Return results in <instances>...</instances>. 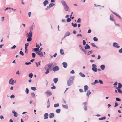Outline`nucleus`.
I'll list each match as a JSON object with an SVG mask.
<instances>
[{
	"label": "nucleus",
	"mask_w": 122,
	"mask_h": 122,
	"mask_svg": "<svg viewBox=\"0 0 122 122\" xmlns=\"http://www.w3.org/2000/svg\"><path fill=\"white\" fill-rule=\"evenodd\" d=\"M75 76H71L69 80L67 81V83L68 86H71L72 84Z\"/></svg>",
	"instance_id": "f257e3e1"
},
{
	"label": "nucleus",
	"mask_w": 122,
	"mask_h": 122,
	"mask_svg": "<svg viewBox=\"0 0 122 122\" xmlns=\"http://www.w3.org/2000/svg\"><path fill=\"white\" fill-rule=\"evenodd\" d=\"M61 0V3L62 5L64 6V10L66 11H68L69 8L66 2L64 1V0Z\"/></svg>",
	"instance_id": "f03ea898"
},
{
	"label": "nucleus",
	"mask_w": 122,
	"mask_h": 122,
	"mask_svg": "<svg viewBox=\"0 0 122 122\" xmlns=\"http://www.w3.org/2000/svg\"><path fill=\"white\" fill-rule=\"evenodd\" d=\"M92 70L95 72H97V68H96L97 66L96 65L93 64L92 65Z\"/></svg>",
	"instance_id": "7ed1b4c3"
},
{
	"label": "nucleus",
	"mask_w": 122,
	"mask_h": 122,
	"mask_svg": "<svg viewBox=\"0 0 122 122\" xmlns=\"http://www.w3.org/2000/svg\"><path fill=\"white\" fill-rule=\"evenodd\" d=\"M45 94L46 95L47 97H48L52 95V93L49 90L45 92Z\"/></svg>",
	"instance_id": "20e7f679"
},
{
	"label": "nucleus",
	"mask_w": 122,
	"mask_h": 122,
	"mask_svg": "<svg viewBox=\"0 0 122 122\" xmlns=\"http://www.w3.org/2000/svg\"><path fill=\"white\" fill-rule=\"evenodd\" d=\"M113 47L117 48H119L120 46H118V44L116 42H114L113 43Z\"/></svg>",
	"instance_id": "39448f33"
},
{
	"label": "nucleus",
	"mask_w": 122,
	"mask_h": 122,
	"mask_svg": "<svg viewBox=\"0 0 122 122\" xmlns=\"http://www.w3.org/2000/svg\"><path fill=\"white\" fill-rule=\"evenodd\" d=\"M36 54L41 57L43 56L42 52L41 51H39L38 52H36Z\"/></svg>",
	"instance_id": "423d86ee"
},
{
	"label": "nucleus",
	"mask_w": 122,
	"mask_h": 122,
	"mask_svg": "<svg viewBox=\"0 0 122 122\" xmlns=\"http://www.w3.org/2000/svg\"><path fill=\"white\" fill-rule=\"evenodd\" d=\"M27 37H31L32 36V34L31 31H30V32L27 34Z\"/></svg>",
	"instance_id": "0eeeda50"
},
{
	"label": "nucleus",
	"mask_w": 122,
	"mask_h": 122,
	"mask_svg": "<svg viewBox=\"0 0 122 122\" xmlns=\"http://www.w3.org/2000/svg\"><path fill=\"white\" fill-rule=\"evenodd\" d=\"M59 67L57 66H55L53 69L52 70L53 71H57L59 70Z\"/></svg>",
	"instance_id": "6e6552de"
},
{
	"label": "nucleus",
	"mask_w": 122,
	"mask_h": 122,
	"mask_svg": "<svg viewBox=\"0 0 122 122\" xmlns=\"http://www.w3.org/2000/svg\"><path fill=\"white\" fill-rule=\"evenodd\" d=\"M14 80L12 79V78H11L9 81V83L10 84L13 85Z\"/></svg>",
	"instance_id": "1a4fd4ad"
},
{
	"label": "nucleus",
	"mask_w": 122,
	"mask_h": 122,
	"mask_svg": "<svg viewBox=\"0 0 122 122\" xmlns=\"http://www.w3.org/2000/svg\"><path fill=\"white\" fill-rule=\"evenodd\" d=\"M54 116V114L53 113H51L49 114V118H53Z\"/></svg>",
	"instance_id": "9d476101"
},
{
	"label": "nucleus",
	"mask_w": 122,
	"mask_h": 122,
	"mask_svg": "<svg viewBox=\"0 0 122 122\" xmlns=\"http://www.w3.org/2000/svg\"><path fill=\"white\" fill-rule=\"evenodd\" d=\"M39 50V48H34V50H33L32 51L35 52L36 53L38 52Z\"/></svg>",
	"instance_id": "9b49d317"
},
{
	"label": "nucleus",
	"mask_w": 122,
	"mask_h": 122,
	"mask_svg": "<svg viewBox=\"0 0 122 122\" xmlns=\"http://www.w3.org/2000/svg\"><path fill=\"white\" fill-rule=\"evenodd\" d=\"M53 65V64L52 63H49L48 64V68L49 69H51L52 67V66Z\"/></svg>",
	"instance_id": "f8f14e48"
},
{
	"label": "nucleus",
	"mask_w": 122,
	"mask_h": 122,
	"mask_svg": "<svg viewBox=\"0 0 122 122\" xmlns=\"http://www.w3.org/2000/svg\"><path fill=\"white\" fill-rule=\"evenodd\" d=\"M63 65V66L64 68H66L67 67V64L66 62H64L62 63Z\"/></svg>",
	"instance_id": "ddd939ff"
},
{
	"label": "nucleus",
	"mask_w": 122,
	"mask_h": 122,
	"mask_svg": "<svg viewBox=\"0 0 122 122\" xmlns=\"http://www.w3.org/2000/svg\"><path fill=\"white\" fill-rule=\"evenodd\" d=\"M49 3L48 1L47 0H46L43 3V5L44 6H46L47 4Z\"/></svg>",
	"instance_id": "4468645a"
},
{
	"label": "nucleus",
	"mask_w": 122,
	"mask_h": 122,
	"mask_svg": "<svg viewBox=\"0 0 122 122\" xmlns=\"http://www.w3.org/2000/svg\"><path fill=\"white\" fill-rule=\"evenodd\" d=\"M44 119H47L48 117V114L47 113H45L44 115Z\"/></svg>",
	"instance_id": "2eb2a0df"
},
{
	"label": "nucleus",
	"mask_w": 122,
	"mask_h": 122,
	"mask_svg": "<svg viewBox=\"0 0 122 122\" xmlns=\"http://www.w3.org/2000/svg\"><path fill=\"white\" fill-rule=\"evenodd\" d=\"M114 14H115V15H116L118 18H119V19H122L121 17V16H119L116 13H115L114 12H113L112 11H111Z\"/></svg>",
	"instance_id": "dca6fc26"
},
{
	"label": "nucleus",
	"mask_w": 122,
	"mask_h": 122,
	"mask_svg": "<svg viewBox=\"0 0 122 122\" xmlns=\"http://www.w3.org/2000/svg\"><path fill=\"white\" fill-rule=\"evenodd\" d=\"M85 49H89L90 48V46L87 44H86V46L84 47Z\"/></svg>",
	"instance_id": "f3484780"
},
{
	"label": "nucleus",
	"mask_w": 122,
	"mask_h": 122,
	"mask_svg": "<svg viewBox=\"0 0 122 122\" xmlns=\"http://www.w3.org/2000/svg\"><path fill=\"white\" fill-rule=\"evenodd\" d=\"M99 83V81L98 80H95V81L93 83H91V84L92 85H95L96 84L98 83Z\"/></svg>",
	"instance_id": "a211bd4d"
},
{
	"label": "nucleus",
	"mask_w": 122,
	"mask_h": 122,
	"mask_svg": "<svg viewBox=\"0 0 122 122\" xmlns=\"http://www.w3.org/2000/svg\"><path fill=\"white\" fill-rule=\"evenodd\" d=\"M88 87L87 85H85L84 86V91L85 92H86L88 90Z\"/></svg>",
	"instance_id": "6ab92c4d"
},
{
	"label": "nucleus",
	"mask_w": 122,
	"mask_h": 122,
	"mask_svg": "<svg viewBox=\"0 0 122 122\" xmlns=\"http://www.w3.org/2000/svg\"><path fill=\"white\" fill-rule=\"evenodd\" d=\"M100 68L102 70H104L105 68V65H102L100 66Z\"/></svg>",
	"instance_id": "aec40b11"
},
{
	"label": "nucleus",
	"mask_w": 122,
	"mask_h": 122,
	"mask_svg": "<svg viewBox=\"0 0 122 122\" xmlns=\"http://www.w3.org/2000/svg\"><path fill=\"white\" fill-rule=\"evenodd\" d=\"M28 38L27 40V41L28 42H30L32 40L31 37H28Z\"/></svg>",
	"instance_id": "412c9836"
},
{
	"label": "nucleus",
	"mask_w": 122,
	"mask_h": 122,
	"mask_svg": "<svg viewBox=\"0 0 122 122\" xmlns=\"http://www.w3.org/2000/svg\"><path fill=\"white\" fill-rule=\"evenodd\" d=\"M91 94V92H90V91L88 90L87 92L86 95L87 96L89 97V95Z\"/></svg>",
	"instance_id": "4be33fe9"
},
{
	"label": "nucleus",
	"mask_w": 122,
	"mask_h": 122,
	"mask_svg": "<svg viewBox=\"0 0 122 122\" xmlns=\"http://www.w3.org/2000/svg\"><path fill=\"white\" fill-rule=\"evenodd\" d=\"M122 86V85L120 83H118V87H117L116 89H120L121 88V86Z\"/></svg>",
	"instance_id": "5701e85b"
},
{
	"label": "nucleus",
	"mask_w": 122,
	"mask_h": 122,
	"mask_svg": "<svg viewBox=\"0 0 122 122\" xmlns=\"http://www.w3.org/2000/svg\"><path fill=\"white\" fill-rule=\"evenodd\" d=\"M110 20L113 21H114L115 20L113 19L112 17V15H111L110 16Z\"/></svg>",
	"instance_id": "b1692460"
},
{
	"label": "nucleus",
	"mask_w": 122,
	"mask_h": 122,
	"mask_svg": "<svg viewBox=\"0 0 122 122\" xmlns=\"http://www.w3.org/2000/svg\"><path fill=\"white\" fill-rule=\"evenodd\" d=\"M71 34L70 32L68 31H67L66 32L65 35H66V36H70Z\"/></svg>",
	"instance_id": "393cba45"
},
{
	"label": "nucleus",
	"mask_w": 122,
	"mask_h": 122,
	"mask_svg": "<svg viewBox=\"0 0 122 122\" xmlns=\"http://www.w3.org/2000/svg\"><path fill=\"white\" fill-rule=\"evenodd\" d=\"M62 106L64 108L66 109H67L68 108V105L67 104H66L65 105H62Z\"/></svg>",
	"instance_id": "a878e982"
},
{
	"label": "nucleus",
	"mask_w": 122,
	"mask_h": 122,
	"mask_svg": "<svg viewBox=\"0 0 122 122\" xmlns=\"http://www.w3.org/2000/svg\"><path fill=\"white\" fill-rule=\"evenodd\" d=\"M58 81V79L57 78H54L53 79V81L55 83H56Z\"/></svg>",
	"instance_id": "bb28decb"
},
{
	"label": "nucleus",
	"mask_w": 122,
	"mask_h": 122,
	"mask_svg": "<svg viewBox=\"0 0 122 122\" xmlns=\"http://www.w3.org/2000/svg\"><path fill=\"white\" fill-rule=\"evenodd\" d=\"M71 25L72 26L74 27H76L77 26V24L76 23L74 24L73 23H71Z\"/></svg>",
	"instance_id": "cd10ccee"
},
{
	"label": "nucleus",
	"mask_w": 122,
	"mask_h": 122,
	"mask_svg": "<svg viewBox=\"0 0 122 122\" xmlns=\"http://www.w3.org/2000/svg\"><path fill=\"white\" fill-rule=\"evenodd\" d=\"M55 5V4H54L52 3H51L49 4V6L50 7H51Z\"/></svg>",
	"instance_id": "c85d7f7f"
},
{
	"label": "nucleus",
	"mask_w": 122,
	"mask_h": 122,
	"mask_svg": "<svg viewBox=\"0 0 122 122\" xmlns=\"http://www.w3.org/2000/svg\"><path fill=\"white\" fill-rule=\"evenodd\" d=\"M79 75L82 77H85V76L84 74H82L81 72H80L79 73Z\"/></svg>",
	"instance_id": "c756f323"
},
{
	"label": "nucleus",
	"mask_w": 122,
	"mask_h": 122,
	"mask_svg": "<svg viewBox=\"0 0 122 122\" xmlns=\"http://www.w3.org/2000/svg\"><path fill=\"white\" fill-rule=\"evenodd\" d=\"M60 53L61 55H63L64 54V51L62 49H61Z\"/></svg>",
	"instance_id": "7c9ffc66"
},
{
	"label": "nucleus",
	"mask_w": 122,
	"mask_h": 122,
	"mask_svg": "<svg viewBox=\"0 0 122 122\" xmlns=\"http://www.w3.org/2000/svg\"><path fill=\"white\" fill-rule=\"evenodd\" d=\"M33 75L32 73H30L28 75V76L29 77L32 78Z\"/></svg>",
	"instance_id": "2f4dec72"
},
{
	"label": "nucleus",
	"mask_w": 122,
	"mask_h": 122,
	"mask_svg": "<svg viewBox=\"0 0 122 122\" xmlns=\"http://www.w3.org/2000/svg\"><path fill=\"white\" fill-rule=\"evenodd\" d=\"M106 118V117H102L101 118H99V120H101L103 119H105Z\"/></svg>",
	"instance_id": "473e14b6"
},
{
	"label": "nucleus",
	"mask_w": 122,
	"mask_h": 122,
	"mask_svg": "<svg viewBox=\"0 0 122 122\" xmlns=\"http://www.w3.org/2000/svg\"><path fill=\"white\" fill-rule=\"evenodd\" d=\"M60 111H61V109H56V112L57 113H59L60 112Z\"/></svg>",
	"instance_id": "72a5a7b5"
},
{
	"label": "nucleus",
	"mask_w": 122,
	"mask_h": 122,
	"mask_svg": "<svg viewBox=\"0 0 122 122\" xmlns=\"http://www.w3.org/2000/svg\"><path fill=\"white\" fill-rule=\"evenodd\" d=\"M93 52V51H88L87 53V55H88L91 54H92Z\"/></svg>",
	"instance_id": "f704fd0d"
},
{
	"label": "nucleus",
	"mask_w": 122,
	"mask_h": 122,
	"mask_svg": "<svg viewBox=\"0 0 122 122\" xmlns=\"http://www.w3.org/2000/svg\"><path fill=\"white\" fill-rule=\"evenodd\" d=\"M34 26L33 25H32L30 27V31H31L33 30Z\"/></svg>",
	"instance_id": "c9c22d12"
},
{
	"label": "nucleus",
	"mask_w": 122,
	"mask_h": 122,
	"mask_svg": "<svg viewBox=\"0 0 122 122\" xmlns=\"http://www.w3.org/2000/svg\"><path fill=\"white\" fill-rule=\"evenodd\" d=\"M71 20V19L70 18H68L66 19V21L68 22H70Z\"/></svg>",
	"instance_id": "e433bc0d"
},
{
	"label": "nucleus",
	"mask_w": 122,
	"mask_h": 122,
	"mask_svg": "<svg viewBox=\"0 0 122 122\" xmlns=\"http://www.w3.org/2000/svg\"><path fill=\"white\" fill-rule=\"evenodd\" d=\"M31 89L32 90H34V91L36 90V89L35 87H31Z\"/></svg>",
	"instance_id": "4c0bfd02"
},
{
	"label": "nucleus",
	"mask_w": 122,
	"mask_h": 122,
	"mask_svg": "<svg viewBox=\"0 0 122 122\" xmlns=\"http://www.w3.org/2000/svg\"><path fill=\"white\" fill-rule=\"evenodd\" d=\"M31 96L32 97H34L35 96V93L34 92H32L31 94Z\"/></svg>",
	"instance_id": "58836bf2"
},
{
	"label": "nucleus",
	"mask_w": 122,
	"mask_h": 122,
	"mask_svg": "<svg viewBox=\"0 0 122 122\" xmlns=\"http://www.w3.org/2000/svg\"><path fill=\"white\" fill-rule=\"evenodd\" d=\"M91 45L92 46L96 47L97 48H98V47L96 46V45H95L94 43H92L91 44Z\"/></svg>",
	"instance_id": "ea45409f"
},
{
	"label": "nucleus",
	"mask_w": 122,
	"mask_h": 122,
	"mask_svg": "<svg viewBox=\"0 0 122 122\" xmlns=\"http://www.w3.org/2000/svg\"><path fill=\"white\" fill-rule=\"evenodd\" d=\"M59 106V103H57V104H55L54 105V106L55 107H58Z\"/></svg>",
	"instance_id": "a19ab883"
},
{
	"label": "nucleus",
	"mask_w": 122,
	"mask_h": 122,
	"mask_svg": "<svg viewBox=\"0 0 122 122\" xmlns=\"http://www.w3.org/2000/svg\"><path fill=\"white\" fill-rule=\"evenodd\" d=\"M29 43H27L25 44V48H27L28 46L29 45Z\"/></svg>",
	"instance_id": "79ce46f5"
},
{
	"label": "nucleus",
	"mask_w": 122,
	"mask_h": 122,
	"mask_svg": "<svg viewBox=\"0 0 122 122\" xmlns=\"http://www.w3.org/2000/svg\"><path fill=\"white\" fill-rule=\"evenodd\" d=\"M50 69H49V68H47V69H46V71L45 72V74H48V73H49V70Z\"/></svg>",
	"instance_id": "37998d69"
},
{
	"label": "nucleus",
	"mask_w": 122,
	"mask_h": 122,
	"mask_svg": "<svg viewBox=\"0 0 122 122\" xmlns=\"http://www.w3.org/2000/svg\"><path fill=\"white\" fill-rule=\"evenodd\" d=\"M93 39L94 41H97L98 40L97 38L95 37L93 38Z\"/></svg>",
	"instance_id": "c03bdc74"
},
{
	"label": "nucleus",
	"mask_w": 122,
	"mask_h": 122,
	"mask_svg": "<svg viewBox=\"0 0 122 122\" xmlns=\"http://www.w3.org/2000/svg\"><path fill=\"white\" fill-rule=\"evenodd\" d=\"M116 100L117 101H121V100L118 97L116 98Z\"/></svg>",
	"instance_id": "a18cd8bd"
},
{
	"label": "nucleus",
	"mask_w": 122,
	"mask_h": 122,
	"mask_svg": "<svg viewBox=\"0 0 122 122\" xmlns=\"http://www.w3.org/2000/svg\"><path fill=\"white\" fill-rule=\"evenodd\" d=\"M33 58H35L36 56V54L35 53H32V54Z\"/></svg>",
	"instance_id": "49530a36"
},
{
	"label": "nucleus",
	"mask_w": 122,
	"mask_h": 122,
	"mask_svg": "<svg viewBox=\"0 0 122 122\" xmlns=\"http://www.w3.org/2000/svg\"><path fill=\"white\" fill-rule=\"evenodd\" d=\"M118 90V92L120 93H122V91L120 89H117Z\"/></svg>",
	"instance_id": "de8ad7c7"
},
{
	"label": "nucleus",
	"mask_w": 122,
	"mask_h": 122,
	"mask_svg": "<svg viewBox=\"0 0 122 122\" xmlns=\"http://www.w3.org/2000/svg\"><path fill=\"white\" fill-rule=\"evenodd\" d=\"M20 53V54L21 55H22V56H23L24 55V54L21 51H20V53Z\"/></svg>",
	"instance_id": "09e8293b"
},
{
	"label": "nucleus",
	"mask_w": 122,
	"mask_h": 122,
	"mask_svg": "<svg viewBox=\"0 0 122 122\" xmlns=\"http://www.w3.org/2000/svg\"><path fill=\"white\" fill-rule=\"evenodd\" d=\"M29 90L27 88H26L25 90V92L26 94H28L29 93Z\"/></svg>",
	"instance_id": "8fccbe9b"
},
{
	"label": "nucleus",
	"mask_w": 122,
	"mask_h": 122,
	"mask_svg": "<svg viewBox=\"0 0 122 122\" xmlns=\"http://www.w3.org/2000/svg\"><path fill=\"white\" fill-rule=\"evenodd\" d=\"M81 19L80 18H79L77 20V22L78 23H80L81 22Z\"/></svg>",
	"instance_id": "3c124183"
},
{
	"label": "nucleus",
	"mask_w": 122,
	"mask_h": 122,
	"mask_svg": "<svg viewBox=\"0 0 122 122\" xmlns=\"http://www.w3.org/2000/svg\"><path fill=\"white\" fill-rule=\"evenodd\" d=\"M18 116L17 113L16 112L14 113V116L15 117H17Z\"/></svg>",
	"instance_id": "603ef678"
},
{
	"label": "nucleus",
	"mask_w": 122,
	"mask_h": 122,
	"mask_svg": "<svg viewBox=\"0 0 122 122\" xmlns=\"http://www.w3.org/2000/svg\"><path fill=\"white\" fill-rule=\"evenodd\" d=\"M31 62H25V64L26 65H28L29 64H31Z\"/></svg>",
	"instance_id": "864d4df0"
},
{
	"label": "nucleus",
	"mask_w": 122,
	"mask_h": 122,
	"mask_svg": "<svg viewBox=\"0 0 122 122\" xmlns=\"http://www.w3.org/2000/svg\"><path fill=\"white\" fill-rule=\"evenodd\" d=\"M83 107H84V108L85 110L86 111L87 110L86 105L84 106Z\"/></svg>",
	"instance_id": "5fc2aeb1"
},
{
	"label": "nucleus",
	"mask_w": 122,
	"mask_h": 122,
	"mask_svg": "<svg viewBox=\"0 0 122 122\" xmlns=\"http://www.w3.org/2000/svg\"><path fill=\"white\" fill-rule=\"evenodd\" d=\"M99 82L100 83V84H103V81L101 80H99Z\"/></svg>",
	"instance_id": "6e6d98bb"
},
{
	"label": "nucleus",
	"mask_w": 122,
	"mask_h": 122,
	"mask_svg": "<svg viewBox=\"0 0 122 122\" xmlns=\"http://www.w3.org/2000/svg\"><path fill=\"white\" fill-rule=\"evenodd\" d=\"M83 43L84 45H86V42L84 40H83Z\"/></svg>",
	"instance_id": "4d7b16f0"
},
{
	"label": "nucleus",
	"mask_w": 122,
	"mask_h": 122,
	"mask_svg": "<svg viewBox=\"0 0 122 122\" xmlns=\"http://www.w3.org/2000/svg\"><path fill=\"white\" fill-rule=\"evenodd\" d=\"M82 51L84 52L85 54H86V53L87 51L86 50L83 49H82Z\"/></svg>",
	"instance_id": "13d9d810"
},
{
	"label": "nucleus",
	"mask_w": 122,
	"mask_h": 122,
	"mask_svg": "<svg viewBox=\"0 0 122 122\" xmlns=\"http://www.w3.org/2000/svg\"><path fill=\"white\" fill-rule=\"evenodd\" d=\"M118 105V104L117 103V102H116L115 103L114 107H116Z\"/></svg>",
	"instance_id": "bf43d9fd"
},
{
	"label": "nucleus",
	"mask_w": 122,
	"mask_h": 122,
	"mask_svg": "<svg viewBox=\"0 0 122 122\" xmlns=\"http://www.w3.org/2000/svg\"><path fill=\"white\" fill-rule=\"evenodd\" d=\"M118 52L120 53H122V48L119 50Z\"/></svg>",
	"instance_id": "052dcab7"
},
{
	"label": "nucleus",
	"mask_w": 122,
	"mask_h": 122,
	"mask_svg": "<svg viewBox=\"0 0 122 122\" xmlns=\"http://www.w3.org/2000/svg\"><path fill=\"white\" fill-rule=\"evenodd\" d=\"M50 7L49 6H49H48L45 9V10H49L50 9Z\"/></svg>",
	"instance_id": "680f3d73"
},
{
	"label": "nucleus",
	"mask_w": 122,
	"mask_h": 122,
	"mask_svg": "<svg viewBox=\"0 0 122 122\" xmlns=\"http://www.w3.org/2000/svg\"><path fill=\"white\" fill-rule=\"evenodd\" d=\"M36 47H37V48H39L40 47V46L39 45H37V43H36Z\"/></svg>",
	"instance_id": "e2e57ef3"
},
{
	"label": "nucleus",
	"mask_w": 122,
	"mask_h": 122,
	"mask_svg": "<svg viewBox=\"0 0 122 122\" xmlns=\"http://www.w3.org/2000/svg\"><path fill=\"white\" fill-rule=\"evenodd\" d=\"M74 71L73 70H72L70 72V73L71 74H74Z\"/></svg>",
	"instance_id": "0e129e2a"
},
{
	"label": "nucleus",
	"mask_w": 122,
	"mask_h": 122,
	"mask_svg": "<svg viewBox=\"0 0 122 122\" xmlns=\"http://www.w3.org/2000/svg\"><path fill=\"white\" fill-rule=\"evenodd\" d=\"M15 96L13 95H12L10 96V97L11 98H14L15 97Z\"/></svg>",
	"instance_id": "69168bd1"
},
{
	"label": "nucleus",
	"mask_w": 122,
	"mask_h": 122,
	"mask_svg": "<svg viewBox=\"0 0 122 122\" xmlns=\"http://www.w3.org/2000/svg\"><path fill=\"white\" fill-rule=\"evenodd\" d=\"M79 91L80 92H83V90L81 89H79Z\"/></svg>",
	"instance_id": "338daca9"
},
{
	"label": "nucleus",
	"mask_w": 122,
	"mask_h": 122,
	"mask_svg": "<svg viewBox=\"0 0 122 122\" xmlns=\"http://www.w3.org/2000/svg\"><path fill=\"white\" fill-rule=\"evenodd\" d=\"M25 51L26 53H27L28 52V51L27 50V48H25Z\"/></svg>",
	"instance_id": "774afa93"
}]
</instances>
